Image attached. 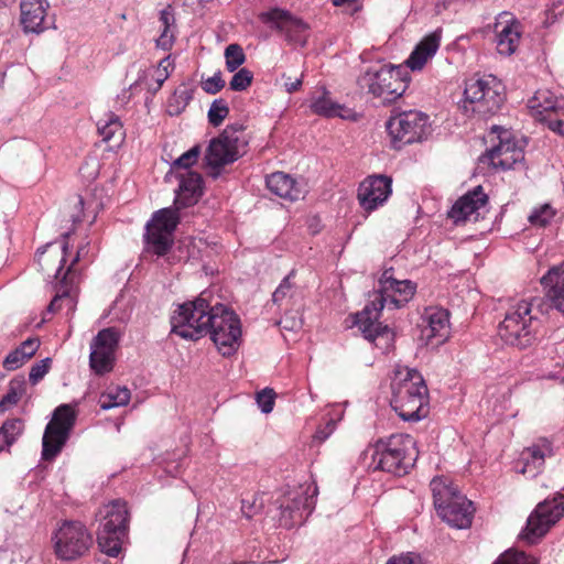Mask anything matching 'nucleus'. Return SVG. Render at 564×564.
<instances>
[{
	"label": "nucleus",
	"mask_w": 564,
	"mask_h": 564,
	"mask_svg": "<svg viewBox=\"0 0 564 564\" xmlns=\"http://www.w3.org/2000/svg\"><path fill=\"white\" fill-rule=\"evenodd\" d=\"M167 78V75L166 74H160V76L156 78V89L161 88V86L163 85L164 80Z\"/></svg>",
	"instance_id": "0e129e2a"
},
{
	"label": "nucleus",
	"mask_w": 564,
	"mask_h": 564,
	"mask_svg": "<svg viewBox=\"0 0 564 564\" xmlns=\"http://www.w3.org/2000/svg\"><path fill=\"white\" fill-rule=\"evenodd\" d=\"M265 184L272 194L290 202L304 198L306 193L302 183L283 172H275L267 176Z\"/></svg>",
	"instance_id": "393cba45"
},
{
	"label": "nucleus",
	"mask_w": 564,
	"mask_h": 564,
	"mask_svg": "<svg viewBox=\"0 0 564 564\" xmlns=\"http://www.w3.org/2000/svg\"><path fill=\"white\" fill-rule=\"evenodd\" d=\"M551 308L564 315V267H552L541 279Z\"/></svg>",
	"instance_id": "5701e85b"
},
{
	"label": "nucleus",
	"mask_w": 564,
	"mask_h": 564,
	"mask_svg": "<svg viewBox=\"0 0 564 564\" xmlns=\"http://www.w3.org/2000/svg\"><path fill=\"white\" fill-rule=\"evenodd\" d=\"M429 390L423 376L413 368L392 383L391 406L403 421H420L429 413Z\"/></svg>",
	"instance_id": "7ed1b4c3"
},
{
	"label": "nucleus",
	"mask_w": 564,
	"mask_h": 564,
	"mask_svg": "<svg viewBox=\"0 0 564 564\" xmlns=\"http://www.w3.org/2000/svg\"><path fill=\"white\" fill-rule=\"evenodd\" d=\"M564 516V495L556 494L552 499L539 502L527 520L520 539L535 544Z\"/></svg>",
	"instance_id": "9b49d317"
},
{
	"label": "nucleus",
	"mask_w": 564,
	"mask_h": 564,
	"mask_svg": "<svg viewBox=\"0 0 564 564\" xmlns=\"http://www.w3.org/2000/svg\"><path fill=\"white\" fill-rule=\"evenodd\" d=\"M275 326L281 328L282 335L284 339L288 341V335L285 333H291L296 335L303 327V317L300 311H290L284 314L282 318L274 322Z\"/></svg>",
	"instance_id": "e433bc0d"
},
{
	"label": "nucleus",
	"mask_w": 564,
	"mask_h": 564,
	"mask_svg": "<svg viewBox=\"0 0 564 564\" xmlns=\"http://www.w3.org/2000/svg\"><path fill=\"white\" fill-rule=\"evenodd\" d=\"M283 77L286 79L284 82V87L288 93L292 94L301 88L303 76H301L300 78H295L294 80H291V77H286L285 75H283Z\"/></svg>",
	"instance_id": "13d9d810"
},
{
	"label": "nucleus",
	"mask_w": 564,
	"mask_h": 564,
	"mask_svg": "<svg viewBox=\"0 0 564 564\" xmlns=\"http://www.w3.org/2000/svg\"><path fill=\"white\" fill-rule=\"evenodd\" d=\"M464 97L465 113L487 119L501 109L506 89L501 80L491 74L474 76L465 83Z\"/></svg>",
	"instance_id": "20e7f679"
},
{
	"label": "nucleus",
	"mask_w": 564,
	"mask_h": 564,
	"mask_svg": "<svg viewBox=\"0 0 564 564\" xmlns=\"http://www.w3.org/2000/svg\"><path fill=\"white\" fill-rule=\"evenodd\" d=\"M180 181L176 203L182 206L194 205L203 194V178L199 173L187 171L177 174Z\"/></svg>",
	"instance_id": "bb28decb"
},
{
	"label": "nucleus",
	"mask_w": 564,
	"mask_h": 564,
	"mask_svg": "<svg viewBox=\"0 0 564 564\" xmlns=\"http://www.w3.org/2000/svg\"><path fill=\"white\" fill-rule=\"evenodd\" d=\"M144 242L148 252L163 257L169 253L173 246V236L158 231L152 226H145Z\"/></svg>",
	"instance_id": "c85d7f7f"
},
{
	"label": "nucleus",
	"mask_w": 564,
	"mask_h": 564,
	"mask_svg": "<svg viewBox=\"0 0 564 564\" xmlns=\"http://www.w3.org/2000/svg\"><path fill=\"white\" fill-rule=\"evenodd\" d=\"M499 142L487 150V156L494 167L501 170H511L517 164H522L524 151L511 140L510 132L507 130L498 134Z\"/></svg>",
	"instance_id": "f3484780"
},
{
	"label": "nucleus",
	"mask_w": 564,
	"mask_h": 564,
	"mask_svg": "<svg viewBox=\"0 0 564 564\" xmlns=\"http://www.w3.org/2000/svg\"><path fill=\"white\" fill-rule=\"evenodd\" d=\"M398 280L393 276V268L386 269L379 279V289L377 291H384L392 288L393 283Z\"/></svg>",
	"instance_id": "4d7b16f0"
},
{
	"label": "nucleus",
	"mask_w": 564,
	"mask_h": 564,
	"mask_svg": "<svg viewBox=\"0 0 564 564\" xmlns=\"http://www.w3.org/2000/svg\"><path fill=\"white\" fill-rule=\"evenodd\" d=\"M329 435L330 434L327 432L325 427L317 430L315 433V437L319 441H325Z\"/></svg>",
	"instance_id": "680f3d73"
},
{
	"label": "nucleus",
	"mask_w": 564,
	"mask_h": 564,
	"mask_svg": "<svg viewBox=\"0 0 564 564\" xmlns=\"http://www.w3.org/2000/svg\"><path fill=\"white\" fill-rule=\"evenodd\" d=\"M47 8V0L21 1V24L25 32L40 33L48 28L50 24L45 19Z\"/></svg>",
	"instance_id": "b1692460"
},
{
	"label": "nucleus",
	"mask_w": 564,
	"mask_h": 564,
	"mask_svg": "<svg viewBox=\"0 0 564 564\" xmlns=\"http://www.w3.org/2000/svg\"><path fill=\"white\" fill-rule=\"evenodd\" d=\"M76 411L70 404L58 405L46 424L42 438V459L51 462L63 449L76 422Z\"/></svg>",
	"instance_id": "9d476101"
},
{
	"label": "nucleus",
	"mask_w": 564,
	"mask_h": 564,
	"mask_svg": "<svg viewBox=\"0 0 564 564\" xmlns=\"http://www.w3.org/2000/svg\"><path fill=\"white\" fill-rule=\"evenodd\" d=\"M225 87V80L221 78L220 72L202 82L204 91L210 95L219 93Z\"/></svg>",
	"instance_id": "3c124183"
},
{
	"label": "nucleus",
	"mask_w": 564,
	"mask_h": 564,
	"mask_svg": "<svg viewBox=\"0 0 564 564\" xmlns=\"http://www.w3.org/2000/svg\"><path fill=\"white\" fill-rule=\"evenodd\" d=\"M311 109L313 112L319 116L332 118L339 116L338 110L340 109V106L332 101L330 98L327 97V93L325 91L323 96L316 98L311 104Z\"/></svg>",
	"instance_id": "58836bf2"
},
{
	"label": "nucleus",
	"mask_w": 564,
	"mask_h": 564,
	"mask_svg": "<svg viewBox=\"0 0 564 564\" xmlns=\"http://www.w3.org/2000/svg\"><path fill=\"white\" fill-rule=\"evenodd\" d=\"M293 275V272H291L289 275H286L280 283V285L276 288L272 295V301L275 304H279L286 297H292L294 294V285L291 282V278Z\"/></svg>",
	"instance_id": "de8ad7c7"
},
{
	"label": "nucleus",
	"mask_w": 564,
	"mask_h": 564,
	"mask_svg": "<svg viewBox=\"0 0 564 564\" xmlns=\"http://www.w3.org/2000/svg\"><path fill=\"white\" fill-rule=\"evenodd\" d=\"M230 89L239 91L247 88V68H240L229 83Z\"/></svg>",
	"instance_id": "603ef678"
},
{
	"label": "nucleus",
	"mask_w": 564,
	"mask_h": 564,
	"mask_svg": "<svg viewBox=\"0 0 564 564\" xmlns=\"http://www.w3.org/2000/svg\"><path fill=\"white\" fill-rule=\"evenodd\" d=\"M532 117L547 124L549 129L564 137V99L547 89L538 90L529 99Z\"/></svg>",
	"instance_id": "4468645a"
},
{
	"label": "nucleus",
	"mask_w": 564,
	"mask_h": 564,
	"mask_svg": "<svg viewBox=\"0 0 564 564\" xmlns=\"http://www.w3.org/2000/svg\"><path fill=\"white\" fill-rule=\"evenodd\" d=\"M52 247V243H47L46 246L37 249V257H39V264L42 267V270H44V265L42 264L41 262V257L45 253L46 249L51 248Z\"/></svg>",
	"instance_id": "e2e57ef3"
},
{
	"label": "nucleus",
	"mask_w": 564,
	"mask_h": 564,
	"mask_svg": "<svg viewBox=\"0 0 564 564\" xmlns=\"http://www.w3.org/2000/svg\"><path fill=\"white\" fill-rule=\"evenodd\" d=\"M325 429L327 430V432L329 434H332L335 429V422L333 420H329L328 423L326 424Z\"/></svg>",
	"instance_id": "338daca9"
},
{
	"label": "nucleus",
	"mask_w": 564,
	"mask_h": 564,
	"mask_svg": "<svg viewBox=\"0 0 564 564\" xmlns=\"http://www.w3.org/2000/svg\"><path fill=\"white\" fill-rule=\"evenodd\" d=\"M171 327L173 334L185 339L197 340L210 334L223 356L234 354L241 338L238 316L221 303L212 305L207 291L202 292L195 301L178 305L171 316Z\"/></svg>",
	"instance_id": "f257e3e1"
},
{
	"label": "nucleus",
	"mask_w": 564,
	"mask_h": 564,
	"mask_svg": "<svg viewBox=\"0 0 564 564\" xmlns=\"http://www.w3.org/2000/svg\"><path fill=\"white\" fill-rule=\"evenodd\" d=\"M200 154V147L195 145L185 153H183L181 156H178L171 165V169L177 174L183 171L187 172L189 171V167H192L198 160V156Z\"/></svg>",
	"instance_id": "ea45409f"
},
{
	"label": "nucleus",
	"mask_w": 564,
	"mask_h": 564,
	"mask_svg": "<svg viewBox=\"0 0 564 564\" xmlns=\"http://www.w3.org/2000/svg\"><path fill=\"white\" fill-rule=\"evenodd\" d=\"M553 454V447L550 441L541 438L539 443L527 447L522 454V460L525 462V467L533 466L535 469L541 468L544 465L546 456Z\"/></svg>",
	"instance_id": "c756f323"
},
{
	"label": "nucleus",
	"mask_w": 564,
	"mask_h": 564,
	"mask_svg": "<svg viewBox=\"0 0 564 564\" xmlns=\"http://www.w3.org/2000/svg\"><path fill=\"white\" fill-rule=\"evenodd\" d=\"M99 529L127 534L129 529L130 514L126 501L113 500L99 510Z\"/></svg>",
	"instance_id": "4be33fe9"
},
{
	"label": "nucleus",
	"mask_w": 564,
	"mask_h": 564,
	"mask_svg": "<svg viewBox=\"0 0 564 564\" xmlns=\"http://www.w3.org/2000/svg\"><path fill=\"white\" fill-rule=\"evenodd\" d=\"M391 147L401 150L405 145L423 142L432 133L430 117L420 110L400 111L386 123Z\"/></svg>",
	"instance_id": "6e6552de"
},
{
	"label": "nucleus",
	"mask_w": 564,
	"mask_h": 564,
	"mask_svg": "<svg viewBox=\"0 0 564 564\" xmlns=\"http://www.w3.org/2000/svg\"><path fill=\"white\" fill-rule=\"evenodd\" d=\"M392 283L389 290L373 291L362 311L355 315V325L364 338L383 351L389 350L394 340L393 330L378 321L383 307L388 305L390 308H401L410 302L416 291V284L410 280H398Z\"/></svg>",
	"instance_id": "f03ea898"
},
{
	"label": "nucleus",
	"mask_w": 564,
	"mask_h": 564,
	"mask_svg": "<svg viewBox=\"0 0 564 564\" xmlns=\"http://www.w3.org/2000/svg\"><path fill=\"white\" fill-rule=\"evenodd\" d=\"M25 392V381L23 378H13L8 391L0 400V414L4 413L9 408L15 405Z\"/></svg>",
	"instance_id": "c9c22d12"
},
{
	"label": "nucleus",
	"mask_w": 564,
	"mask_h": 564,
	"mask_svg": "<svg viewBox=\"0 0 564 564\" xmlns=\"http://www.w3.org/2000/svg\"><path fill=\"white\" fill-rule=\"evenodd\" d=\"M28 359L22 355V350L17 347L3 360V368L12 371L23 366Z\"/></svg>",
	"instance_id": "8fccbe9b"
},
{
	"label": "nucleus",
	"mask_w": 564,
	"mask_h": 564,
	"mask_svg": "<svg viewBox=\"0 0 564 564\" xmlns=\"http://www.w3.org/2000/svg\"><path fill=\"white\" fill-rule=\"evenodd\" d=\"M127 534H117V532L99 529L97 542L100 551L108 556L116 557L121 551L122 540Z\"/></svg>",
	"instance_id": "473e14b6"
},
{
	"label": "nucleus",
	"mask_w": 564,
	"mask_h": 564,
	"mask_svg": "<svg viewBox=\"0 0 564 564\" xmlns=\"http://www.w3.org/2000/svg\"><path fill=\"white\" fill-rule=\"evenodd\" d=\"M193 94L194 89L185 84H182L174 90L170 106L173 107L175 104V113H180L186 108L193 99Z\"/></svg>",
	"instance_id": "c03bdc74"
},
{
	"label": "nucleus",
	"mask_w": 564,
	"mask_h": 564,
	"mask_svg": "<svg viewBox=\"0 0 564 564\" xmlns=\"http://www.w3.org/2000/svg\"><path fill=\"white\" fill-rule=\"evenodd\" d=\"M415 441L408 434H392L372 445L371 465L375 469L393 475H406L414 465Z\"/></svg>",
	"instance_id": "39448f33"
},
{
	"label": "nucleus",
	"mask_w": 564,
	"mask_h": 564,
	"mask_svg": "<svg viewBox=\"0 0 564 564\" xmlns=\"http://www.w3.org/2000/svg\"><path fill=\"white\" fill-rule=\"evenodd\" d=\"M531 303L520 301L506 313L505 319L499 324L498 333L507 345L523 349L533 343V323L536 318L531 314Z\"/></svg>",
	"instance_id": "1a4fd4ad"
},
{
	"label": "nucleus",
	"mask_w": 564,
	"mask_h": 564,
	"mask_svg": "<svg viewBox=\"0 0 564 564\" xmlns=\"http://www.w3.org/2000/svg\"><path fill=\"white\" fill-rule=\"evenodd\" d=\"M261 20L270 23L271 28L284 32L290 42L301 46L306 44L308 25L302 20L292 17L289 12L274 9L262 13Z\"/></svg>",
	"instance_id": "a211bd4d"
},
{
	"label": "nucleus",
	"mask_w": 564,
	"mask_h": 564,
	"mask_svg": "<svg viewBox=\"0 0 564 564\" xmlns=\"http://www.w3.org/2000/svg\"><path fill=\"white\" fill-rule=\"evenodd\" d=\"M410 75L405 67L382 65L378 68L367 69L358 79L362 89L375 97L381 98L383 104H391L400 98L406 90Z\"/></svg>",
	"instance_id": "0eeeda50"
},
{
	"label": "nucleus",
	"mask_w": 564,
	"mask_h": 564,
	"mask_svg": "<svg viewBox=\"0 0 564 564\" xmlns=\"http://www.w3.org/2000/svg\"><path fill=\"white\" fill-rule=\"evenodd\" d=\"M555 213L551 205L545 204L540 208L533 210V213L529 216V221L539 227H545L550 224Z\"/></svg>",
	"instance_id": "49530a36"
},
{
	"label": "nucleus",
	"mask_w": 564,
	"mask_h": 564,
	"mask_svg": "<svg viewBox=\"0 0 564 564\" xmlns=\"http://www.w3.org/2000/svg\"><path fill=\"white\" fill-rule=\"evenodd\" d=\"M160 22L163 25V31L156 40V45L163 50H170L174 42V34L171 32V26L175 24V18L171 10V7L161 10Z\"/></svg>",
	"instance_id": "72a5a7b5"
},
{
	"label": "nucleus",
	"mask_w": 564,
	"mask_h": 564,
	"mask_svg": "<svg viewBox=\"0 0 564 564\" xmlns=\"http://www.w3.org/2000/svg\"><path fill=\"white\" fill-rule=\"evenodd\" d=\"M84 251V248H79L78 251H77V254L76 257L73 259L72 263L69 264V267L67 268L66 272H64L63 276L61 278V282L64 283L66 278H67V274L69 272H72L73 270V267L75 265V263L79 260L82 253Z\"/></svg>",
	"instance_id": "052dcab7"
},
{
	"label": "nucleus",
	"mask_w": 564,
	"mask_h": 564,
	"mask_svg": "<svg viewBox=\"0 0 564 564\" xmlns=\"http://www.w3.org/2000/svg\"><path fill=\"white\" fill-rule=\"evenodd\" d=\"M229 108L226 101L221 98L215 99L208 110V121L213 127H219L224 119L228 116Z\"/></svg>",
	"instance_id": "a18cd8bd"
},
{
	"label": "nucleus",
	"mask_w": 564,
	"mask_h": 564,
	"mask_svg": "<svg viewBox=\"0 0 564 564\" xmlns=\"http://www.w3.org/2000/svg\"><path fill=\"white\" fill-rule=\"evenodd\" d=\"M245 128L240 123L227 126V128L214 138L207 148L205 161L207 166L215 170L214 177L219 175V169L235 162L238 159V148L242 142Z\"/></svg>",
	"instance_id": "f8f14e48"
},
{
	"label": "nucleus",
	"mask_w": 564,
	"mask_h": 564,
	"mask_svg": "<svg viewBox=\"0 0 564 564\" xmlns=\"http://www.w3.org/2000/svg\"><path fill=\"white\" fill-rule=\"evenodd\" d=\"M119 339L120 333L115 327L101 329L93 338L89 366L96 375H104L112 370Z\"/></svg>",
	"instance_id": "2eb2a0df"
},
{
	"label": "nucleus",
	"mask_w": 564,
	"mask_h": 564,
	"mask_svg": "<svg viewBox=\"0 0 564 564\" xmlns=\"http://www.w3.org/2000/svg\"><path fill=\"white\" fill-rule=\"evenodd\" d=\"M276 397L278 395L274 389L269 387H265L260 391L256 392V404L258 409L261 411V413L269 414L273 411Z\"/></svg>",
	"instance_id": "a19ab883"
},
{
	"label": "nucleus",
	"mask_w": 564,
	"mask_h": 564,
	"mask_svg": "<svg viewBox=\"0 0 564 564\" xmlns=\"http://www.w3.org/2000/svg\"><path fill=\"white\" fill-rule=\"evenodd\" d=\"M487 204L488 195L484 192L482 186L478 185L459 197L448 210L447 216L456 225L465 223L473 215H475L474 219L477 220Z\"/></svg>",
	"instance_id": "6ab92c4d"
},
{
	"label": "nucleus",
	"mask_w": 564,
	"mask_h": 564,
	"mask_svg": "<svg viewBox=\"0 0 564 564\" xmlns=\"http://www.w3.org/2000/svg\"><path fill=\"white\" fill-rule=\"evenodd\" d=\"M97 130L106 142L115 139L120 143L124 135L122 123L119 117L113 112L107 113L105 119H100L97 122Z\"/></svg>",
	"instance_id": "7c9ffc66"
},
{
	"label": "nucleus",
	"mask_w": 564,
	"mask_h": 564,
	"mask_svg": "<svg viewBox=\"0 0 564 564\" xmlns=\"http://www.w3.org/2000/svg\"><path fill=\"white\" fill-rule=\"evenodd\" d=\"M93 538L79 521H64L55 533L54 550L58 558L74 561L90 547Z\"/></svg>",
	"instance_id": "ddd939ff"
},
{
	"label": "nucleus",
	"mask_w": 564,
	"mask_h": 564,
	"mask_svg": "<svg viewBox=\"0 0 564 564\" xmlns=\"http://www.w3.org/2000/svg\"><path fill=\"white\" fill-rule=\"evenodd\" d=\"M178 224V215L176 210L171 208H163L155 212L147 226H152L166 235L173 236V232Z\"/></svg>",
	"instance_id": "2f4dec72"
},
{
	"label": "nucleus",
	"mask_w": 564,
	"mask_h": 564,
	"mask_svg": "<svg viewBox=\"0 0 564 564\" xmlns=\"http://www.w3.org/2000/svg\"><path fill=\"white\" fill-rule=\"evenodd\" d=\"M313 497H308L306 490L303 488L290 491L280 501V517L279 523L281 527L291 529L296 524L304 521V511L310 513L313 509Z\"/></svg>",
	"instance_id": "dca6fc26"
},
{
	"label": "nucleus",
	"mask_w": 564,
	"mask_h": 564,
	"mask_svg": "<svg viewBox=\"0 0 564 564\" xmlns=\"http://www.w3.org/2000/svg\"><path fill=\"white\" fill-rule=\"evenodd\" d=\"M68 295V291L67 290H63L62 293H57L53 300L51 301V303L48 304L47 306V311L50 313H55L56 311L59 310V301L63 299V297H66Z\"/></svg>",
	"instance_id": "bf43d9fd"
},
{
	"label": "nucleus",
	"mask_w": 564,
	"mask_h": 564,
	"mask_svg": "<svg viewBox=\"0 0 564 564\" xmlns=\"http://www.w3.org/2000/svg\"><path fill=\"white\" fill-rule=\"evenodd\" d=\"M494 564H538L535 558L524 552L509 549L498 556Z\"/></svg>",
	"instance_id": "79ce46f5"
},
{
	"label": "nucleus",
	"mask_w": 564,
	"mask_h": 564,
	"mask_svg": "<svg viewBox=\"0 0 564 564\" xmlns=\"http://www.w3.org/2000/svg\"><path fill=\"white\" fill-rule=\"evenodd\" d=\"M441 30H436L423 37L406 59L405 68H410L411 70H421L427 59L433 57L437 52L441 43Z\"/></svg>",
	"instance_id": "a878e982"
},
{
	"label": "nucleus",
	"mask_w": 564,
	"mask_h": 564,
	"mask_svg": "<svg viewBox=\"0 0 564 564\" xmlns=\"http://www.w3.org/2000/svg\"><path fill=\"white\" fill-rule=\"evenodd\" d=\"M130 390L126 387H116L102 394L99 399V405L102 410H109L117 406H122L130 401Z\"/></svg>",
	"instance_id": "f704fd0d"
},
{
	"label": "nucleus",
	"mask_w": 564,
	"mask_h": 564,
	"mask_svg": "<svg viewBox=\"0 0 564 564\" xmlns=\"http://www.w3.org/2000/svg\"><path fill=\"white\" fill-rule=\"evenodd\" d=\"M51 358H45L34 364L29 373V380L32 384H36L48 372L51 367Z\"/></svg>",
	"instance_id": "09e8293b"
},
{
	"label": "nucleus",
	"mask_w": 564,
	"mask_h": 564,
	"mask_svg": "<svg viewBox=\"0 0 564 564\" xmlns=\"http://www.w3.org/2000/svg\"><path fill=\"white\" fill-rule=\"evenodd\" d=\"M501 23L496 25L497 50L501 55L509 56L514 53L521 36L520 24L517 21L507 23L499 29Z\"/></svg>",
	"instance_id": "cd10ccee"
},
{
	"label": "nucleus",
	"mask_w": 564,
	"mask_h": 564,
	"mask_svg": "<svg viewBox=\"0 0 564 564\" xmlns=\"http://www.w3.org/2000/svg\"><path fill=\"white\" fill-rule=\"evenodd\" d=\"M434 507L443 521L456 529L471 525L475 508L473 502L463 496L452 482L435 477L430 482Z\"/></svg>",
	"instance_id": "423d86ee"
},
{
	"label": "nucleus",
	"mask_w": 564,
	"mask_h": 564,
	"mask_svg": "<svg viewBox=\"0 0 564 564\" xmlns=\"http://www.w3.org/2000/svg\"><path fill=\"white\" fill-rule=\"evenodd\" d=\"M225 58L228 72H235L243 64L246 56L239 44H229L225 50Z\"/></svg>",
	"instance_id": "37998d69"
},
{
	"label": "nucleus",
	"mask_w": 564,
	"mask_h": 564,
	"mask_svg": "<svg viewBox=\"0 0 564 564\" xmlns=\"http://www.w3.org/2000/svg\"><path fill=\"white\" fill-rule=\"evenodd\" d=\"M448 312L443 308L431 307L425 310L421 339L426 345H440L445 341L448 333Z\"/></svg>",
	"instance_id": "412c9836"
},
{
	"label": "nucleus",
	"mask_w": 564,
	"mask_h": 564,
	"mask_svg": "<svg viewBox=\"0 0 564 564\" xmlns=\"http://www.w3.org/2000/svg\"><path fill=\"white\" fill-rule=\"evenodd\" d=\"M386 564H423L420 555L408 553L405 555L392 556Z\"/></svg>",
	"instance_id": "6e6d98bb"
},
{
	"label": "nucleus",
	"mask_w": 564,
	"mask_h": 564,
	"mask_svg": "<svg viewBox=\"0 0 564 564\" xmlns=\"http://www.w3.org/2000/svg\"><path fill=\"white\" fill-rule=\"evenodd\" d=\"M24 422L22 419L13 417L3 422L0 427V435L4 438L7 446H11L23 433Z\"/></svg>",
	"instance_id": "4c0bfd02"
},
{
	"label": "nucleus",
	"mask_w": 564,
	"mask_h": 564,
	"mask_svg": "<svg viewBox=\"0 0 564 564\" xmlns=\"http://www.w3.org/2000/svg\"><path fill=\"white\" fill-rule=\"evenodd\" d=\"M357 0H332L333 4L336 6V7H339L344 3H354L356 2Z\"/></svg>",
	"instance_id": "69168bd1"
},
{
	"label": "nucleus",
	"mask_w": 564,
	"mask_h": 564,
	"mask_svg": "<svg viewBox=\"0 0 564 564\" xmlns=\"http://www.w3.org/2000/svg\"><path fill=\"white\" fill-rule=\"evenodd\" d=\"M40 347L39 338H28L20 344L19 348L22 350V355L29 360L31 359Z\"/></svg>",
	"instance_id": "5fc2aeb1"
},
{
	"label": "nucleus",
	"mask_w": 564,
	"mask_h": 564,
	"mask_svg": "<svg viewBox=\"0 0 564 564\" xmlns=\"http://www.w3.org/2000/svg\"><path fill=\"white\" fill-rule=\"evenodd\" d=\"M392 193V181L386 175H373L364 181L358 188L360 206L368 210H375L383 204Z\"/></svg>",
	"instance_id": "aec40b11"
},
{
	"label": "nucleus",
	"mask_w": 564,
	"mask_h": 564,
	"mask_svg": "<svg viewBox=\"0 0 564 564\" xmlns=\"http://www.w3.org/2000/svg\"><path fill=\"white\" fill-rule=\"evenodd\" d=\"M69 235H70V232H65V234L62 235V238H63V242H62V246H61L62 256L57 260L58 267L56 268L55 275H54L56 280L59 279V276L62 274V271H63V268H64V264L66 263V257H67V252H68V238H69Z\"/></svg>",
	"instance_id": "864d4df0"
},
{
	"label": "nucleus",
	"mask_w": 564,
	"mask_h": 564,
	"mask_svg": "<svg viewBox=\"0 0 564 564\" xmlns=\"http://www.w3.org/2000/svg\"><path fill=\"white\" fill-rule=\"evenodd\" d=\"M7 446V443H4V438L0 435V452Z\"/></svg>",
	"instance_id": "774afa93"
}]
</instances>
